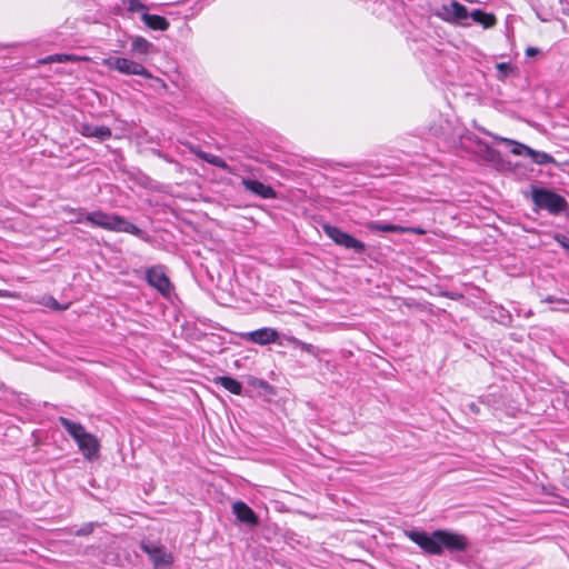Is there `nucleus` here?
I'll list each match as a JSON object with an SVG mask.
<instances>
[{"label":"nucleus","mask_w":569,"mask_h":569,"mask_svg":"<svg viewBox=\"0 0 569 569\" xmlns=\"http://www.w3.org/2000/svg\"><path fill=\"white\" fill-rule=\"evenodd\" d=\"M543 301H545V302H549V303H550V302H555V301H557V302H566V300L557 299V298H555L553 296H548V297H546V298L543 299Z\"/></svg>","instance_id":"31"},{"label":"nucleus","mask_w":569,"mask_h":569,"mask_svg":"<svg viewBox=\"0 0 569 569\" xmlns=\"http://www.w3.org/2000/svg\"><path fill=\"white\" fill-rule=\"evenodd\" d=\"M232 511L237 519L248 526H258L259 520L254 511L244 502L237 501L232 505Z\"/></svg>","instance_id":"10"},{"label":"nucleus","mask_w":569,"mask_h":569,"mask_svg":"<svg viewBox=\"0 0 569 569\" xmlns=\"http://www.w3.org/2000/svg\"><path fill=\"white\" fill-rule=\"evenodd\" d=\"M531 198L538 209H546L551 214H558L567 206L566 200L561 196L542 188H533Z\"/></svg>","instance_id":"4"},{"label":"nucleus","mask_w":569,"mask_h":569,"mask_svg":"<svg viewBox=\"0 0 569 569\" xmlns=\"http://www.w3.org/2000/svg\"><path fill=\"white\" fill-rule=\"evenodd\" d=\"M323 230L326 234L339 246L351 249L355 252H363L366 249L363 242L353 238L351 234L343 232L335 226L326 224L323 226Z\"/></svg>","instance_id":"6"},{"label":"nucleus","mask_w":569,"mask_h":569,"mask_svg":"<svg viewBox=\"0 0 569 569\" xmlns=\"http://www.w3.org/2000/svg\"><path fill=\"white\" fill-rule=\"evenodd\" d=\"M142 20L150 29L153 30L163 31L167 30L169 27V22L167 21V19L161 16L143 13Z\"/></svg>","instance_id":"15"},{"label":"nucleus","mask_w":569,"mask_h":569,"mask_svg":"<svg viewBox=\"0 0 569 569\" xmlns=\"http://www.w3.org/2000/svg\"><path fill=\"white\" fill-rule=\"evenodd\" d=\"M38 62L39 63H53L54 62L53 54L48 56V57L39 60Z\"/></svg>","instance_id":"32"},{"label":"nucleus","mask_w":569,"mask_h":569,"mask_svg":"<svg viewBox=\"0 0 569 569\" xmlns=\"http://www.w3.org/2000/svg\"><path fill=\"white\" fill-rule=\"evenodd\" d=\"M214 382L233 395H241L242 392V385L231 377H217L214 378Z\"/></svg>","instance_id":"18"},{"label":"nucleus","mask_w":569,"mask_h":569,"mask_svg":"<svg viewBox=\"0 0 569 569\" xmlns=\"http://www.w3.org/2000/svg\"><path fill=\"white\" fill-rule=\"evenodd\" d=\"M408 228H409V230H407L406 232H413V233H418V234H425L426 233V231L423 229H421V228H410V227H408Z\"/></svg>","instance_id":"33"},{"label":"nucleus","mask_w":569,"mask_h":569,"mask_svg":"<svg viewBox=\"0 0 569 569\" xmlns=\"http://www.w3.org/2000/svg\"><path fill=\"white\" fill-rule=\"evenodd\" d=\"M0 297L2 298H18V295L7 290H0Z\"/></svg>","instance_id":"28"},{"label":"nucleus","mask_w":569,"mask_h":569,"mask_svg":"<svg viewBox=\"0 0 569 569\" xmlns=\"http://www.w3.org/2000/svg\"><path fill=\"white\" fill-rule=\"evenodd\" d=\"M437 16L445 21L458 23L469 18V12L465 6L452 0L449 3L441 6Z\"/></svg>","instance_id":"7"},{"label":"nucleus","mask_w":569,"mask_h":569,"mask_svg":"<svg viewBox=\"0 0 569 569\" xmlns=\"http://www.w3.org/2000/svg\"><path fill=\"white\" fill-rule=\"evenodd\" d=\"M367 228L371 231H380V232H401L405 233L407 230H409L408 227H401L397 224L391 223H380V222H368Z\"/></svg>","instance_id":"17"},{"label":"nucleus","mask_w":569,"mask_h":569,"mask_svg":"<svg viewBox=\"0 0 569 569\" xmlns=\"http://www.w3.org/2000/svg\"><path fill=\"white\" fill-rule=\"evenodd\" d=\"M147 281L162 295L168 296L171 291V283L161 267H152L147 271Z\"/></svg>","instance_id":"8"},{"label":"nucleus","mask_w":569,"mask_h":569,"mask_svg":"<svg viewBox=\"0 0 569 569\" xmlns=\"http://www.w3.org/2000/svg\"><path fill=\"white\" fill-rule=\"evenodd\" d=\"M493 138L499 141V142H503V143H507L509 146H512V149H511V152L515 154V156H522V154H529V150H531L530 147L523 144V143H520L518 141H515V140H511V139H508V138H503V137H499V136H493Z\"/></svg>","instance_id":"20"},{"label":"nucleus","mask_w":569,"mask_h":569,"mask_svg":"<svg viewBox=\"0 0 569 569\" xmlns=\"http://www.w3.org/2000/svg\"><path fill=\"white\" fill-rule=\"evenodd\" d=\"M103 66L109 69H114L123 74H137L144 78H151L150 72L140 63L120 57H109L103 59Z\"/></svg>","instance_id":"5"},{"label":"nucleus","mask_w":569,"mask_h":569,"mask_svg":"<svg viewBox=\"0 0 569 569\" xmlns=\"http://www.w3.org/2000/svg\"><path fill=\"white\" fill-rule=\"evenodd\" d=\"M406 536L430 555H441L443 550L465 551L468 547V540L463 535L447 530H436L431 535L411 530L406 531Z\"/></svg>","instance_id":"1"},{"label":"nucleus","mask_w":569,"mask_h":569,"mask_svg":"<svg viewBox=\"0 0 569 569\" xmlns=\"http://www.w3.org/2000/svg\"><path fill=\"white\" fill-rule=\"evenodd\" d=\"M152 44L142 37H136L131 42V51L137 56H147L150 52Z\"/></svg>","instance_id":"19"},{"label":"nucleus","mask_w":569,"mask_h":569,"mask_svg":"<svg viewBox=\"0 0 569 569\" xmlns=\"http://www.w3.org/2000/svg\"><path fill=\"white\" fill-rule=\"evenodd\" d=\"M54 62H68V61H78L79 57L72 54H53Z\"/></svg>","instance_id":"25"},{"label":"nucleus","mask_w":569,"mask_h":569,"mask_svg":"<svg viewBox=\"0 0 569 569\" xmlns=\"http://www.w3.org/2000/svg\"><path fill=\"white\" fill-rule=\"evenodd\" d=\"M242 184L248 191H250L263 199L276 198L274 190L270 186H267L258 180L243 179Z\"/></svg>","instance_id":"11"},{"label":"nucleus","mask_w":569,"mask_h":569,"mask_svg":"<svg viewBox=\"0 0 569 569\" xmlns=\"http://www.w3.org/2000/svg\"><path fill=\"white\" fill-rule=\"evenodd\" d=\"M496 68L503 78L507 77L512 71L511 64L507 62H500L496 66Z\"/></svg>","instance_id":"27"},{"label":"nucleus","mask_w":569,"mask_h":569,"mask_svg":"<svg viewBox=\"0 0 569 569\" xmlns=\"http://www.w3.org/2000/svg\"><path fill=\"white\" fill-rule=\"evenodd\" d=\"M486 151H487V153H488V158H489L490 160L496 159V157H497V152H496L493 149H491V148H489V147H486Z\"/></svg>","instance_id":"30"},{"label":"nucleus","mask_w":569,"mask_h":569,"mask_svg":"<svg viewBox=\"0 0 569 569\" xmlns=\"http://www.w3.org/2000/svg\"><path fill=\"white\" fill-rule=\"evenodd\" d=\"M81 133L86 137H96L100 140H106L111 137V131L108 127L96 126L91 123H83L80 129Z\"/></svg>","instance_id":"12"},{"label":"nucleus","mask_w":569,"mask_h":569,"mask_svg":"<svg viewBox=\"0 0 569 569\" xmlns=\"http://www.w3.org/2000/svg\"><path fill=\"white\" fill-rule=\"evenodd\" d=\"M194 154H197L200 159L207 161L208 163L219 167L228 172H232L231 168L228 166V163L222 160L220 157L203 152L199 149L192 148L191 149Z\"/></svg>","instance_id":"13"},{"label":"nucleus","mask_w":569,"mask_h":569,"mask_svg":"<svg viewBox=\"0 0 569 569\" xmlns=\"http://www.w3.org/2000/svg\"><path fill=\"white\" fill-rule=\"evenodd\" d=\"M144 549L150 555L152 561L154 562V565L157 567L168 566V565H170L172 562V557L169 553H167L166 551H163L162 549H160V548H156V547L148 548V547H146Z\"/></svg>","instance_id":"14"},{"label":"nucleus","mask_w":569,"mask_h":569,"mask_svg":"<svg viewBox=\"0 0 569 569\" xmlns=\"http://www.w3.org/2000/svg\"><path fill=\"white\" fill-rule=\"evenodd\" d=\"M94 523L93 522H89V523H86L83 525L80 529H78L76 531V535L77 536H87V535H90L93 529H94Z\"/></svg>","instance_id":"26"},{"label":"nucleus","mask_w":569,"mask_h":569,"mask_svg":"<svg viewBox=\"0 0 569 569\" xmlns=\"http://www.w3.org/2000/svg\"><path fill=\"white\" fill-rule=\"evenodd\" d=\"M469 17L485 28H491L497 22V19L492 13H487L481 10H473L469 13Z\"/></svg>","instance_id":"16"},{"label":"nucleus","mask_w":569,"mask_h":569,"mask_svg":"<svg viewBox=\"0 0 569 569\" xmlns=\"http://www.w3.org/2000/svg\"><path fill=\"white\" fill-rule=\"evenodd\" d=\"M123 3L127 9L132 12L141 11L144 8L140 0H124Z\"/></svg>","instance_id":"24"},{"label":"nucleus","mask_w":569,"mask_h":569,"mask_svg":"<svg viewBox=\"0 0 569 569\" xmlns=\"http://www.w3.org/2000/svg\"><path fill=\"white\" fill-rule=\"evenodd\" d=\"M59 421L77 442L79 450L87 460L99 457L100 441L94 435L87 432L81 423L73 422L64 417H60Z\"/></svg>","instance_id":"2"},{"label":"nucleus","mask_w":569,"mask_h":569,"mask_svg":"<svg viewBox=\"0 0 569 569\" xmlns=\"http://www.w3.org/2000/svg\"><path fill=\"white\" fill-rule=\"evenodd\" d=\"M86 221L96 227L116 232H126L134 236H141L142 231L136 224L127 221L117 214H109L102 211H93L86 216Z\"/></svg>","instance_id":"3"},{"label":"nucleus","mask_w":569,"mask_h":569,"mask_svg":"<svg viewBox=\"0 0 569 569\" xmlns=\"http://www.w3.org/2000/svg\"><path fill=\"white\" fill-rule=\"evenodd\" d=\"M559 242L563 248L569 249V238L563 237Z\"/></svg>","instance_id":"34"},{"label":"nucleus","mask_w":569,"mask_h":569,"mask_svg":"<svg viewBox=\"0 0 569 569\" xmlns=\"http://www.w3.org/2000/svg\"><path fill=\"white\" fill-rule=\"evenodd\" d=\"M528 156L537 164H548V163L555 162V159L550 154H548L546 152H541V151H536L533 149L529 150Z\"/></svg>","instance_id":"21"},{"label":"nucleus","mask_w":569,"mask_h":569,"mask_svg":"<svg viewBox=\"0 0 569 569\" xmlns=\"http://www.w3.org/2000/svg\"><path fill=\"white\" fill-rule=\"evenodd\" d=\"M41 303L48 308H51L53 310H66L68 306H60V303L51 296L43 297Z\"/></svg>","instance_id":"23"},{"label":"nucleus","mask_w":569,"mask_h":569,"mask_svg":"<svg viewBox=\"0 0 569 569\" xmlns=\"http://www.w3.org/2000/svg\"><path fill=\"white\" fill-rule=\"evenodd\" d=\"M278 337V331L272 328H261L242 335L243 339L260 346H266L276 342Z\"/></svg>","instance_id":"9"},{"label":"nucleus","mask_w":569,"mask_h":569,"mask_svg":"<svg viewBox=\"0 0 569 569\" xmlns=\"http://www.w3.org/2000/svg\"><path fill=\"white\" fill-rule=\"evenodd\" d=\"M538 53H539V49H538V48L529 47V48H527V50H526V54H527L528 57H535V56H536V54H538Z\"/></svg>","instance_id":"29"},{"label":"nucleus","mask_w":569,"mask_h":569,"mask_svg":"<svg viewBox=\"0 0 569 569\" xmlns=\"http://www.w3.org/2000/svg\"><path fill=\"white\" fill-rule=\"evenodd\" d=\"M287 340L295 346L301 348V350L308 352V353H315V347L310 343H306L303 341H300L299 339L295 337H287Z\"/></svg>","instance_id":"22"}]
</instances>
